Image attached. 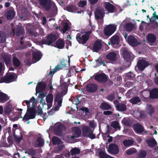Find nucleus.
<instances>
[{
	"instance_id": "nucleus-1",
	"label": "nucleus",
	"mask_w": 158,
	"mask_h": 158,
	"mask_svg": "<svg viewBox=\"0 0 158 158\" xmlns=\"http://www.w3.org/2000/svg\"><path fill=\"white\" fill-rule=\"evenodd\" d=\"M63 95L62 93H60L57 94L54 98L55 106L53 110H51L48 112L47 114L46 113H43L42 110H39L38 112V114L41 115L43 117V119L45 121L46 117H47L48 115H52L53 114L54 111H57L61 106L62 103Z\"/></svg>"
},
{
	"instance_id": "nucleus-2",
	"label": "nucleus",
	"mask_w": 158,
	"mask_h": 158,
	"mask_svg": "<svg viewBox=\"0 0 158 158\" xmlns=\"http://www.w3.org/2000/svg\"><path fill=\"white\" fill-rule=\"evenodd\" d=\"M56 39V35L53 34L50 35L46 40H43V42L45 44L49 45H52L58 48H62L64 46V43L62 40H58L55 44L54 42Z\"/></svg>"
},
{
	"instance_id": "nucleus-3",
	"label": "nucleus",
	"mask_w": 158,
	"mask_h": 158,
	"mask_svg": "<svg viewBox=\"0 0 158 158\" xmlns=\"http://www.w3.org/2000/svg\"><path fill=\"white\" fill-rule=\"evenodd\" d=\"M91 31H88L85 33H78L76 36V39L80 43L84 44L88 40Z\"/></svg>"
},
{
	"instance_id": "nucleus-4",
	"label": "nucleus",
	"mask_w": 158,
	"mask_h": 158,
	"mask_svg": "<svg viewBox=\"0 0 158 158\" xmlns=\"http://www.w3.org/2000/svg\"><path fill=\"white\" fill-rule=\"evenodd\" d=\"M73 135L67 137L66 141L69 143L73 142L74 138H78L81 134V130L78 127H73L72 128Z\"/></svg>"
},
{
	"instance_id": "nucleus-5",
	"label": "nucleus",
	"mask_w": 158,
	"mask_h": 158,
	"mask_svg": "<svg viewBox=\"0 0 158 158\" xmlns=\"http://www.w3.org/2000/svg\"><path fill=\"white\" fill-rule=\"evenodd\" d=\"M93 130L90 127L84 126L82 128V132L84 136L89 137L91 139L95 138V135L93 133Z\"/></svg>"
},
{
	"instance_id": "nucleus-6",
	"label": "nucleus",
	"mask_w": 158,
	"mask_h": 158,
	"mask_svg": "<svg viewBox=\"0 0 158 158\" xmlns=\"http://www.w3.org/2000/svg\"><path fill=\"white\" fill-rule=\"evenodd\" d=\"M35 114L36 110L35 109H27L23 119L25 121H27L30 119L34 118L35 117Z\"/></svg>"
},
{
	"instance_id": "nucleus-7",
	"label": "nucleus",
	"mask_w": 158,
	"mask_h": 158,
	"mask_svg": "<svg viewBox=\"0 0 158 158\" xmlns=\"http://www.w3.org/2000/svg\"><path fill=\"white\" fill-rule=\"evenodd\" d=\"M116 29V27L114 25L110 24L105 28L104 32L106 35L110 36L115 32Z\"/></svg>"
},
{
	"instance_id": "nucleus-8",
	"label": "nucleus",
	"mask_w": 158,
	"mask_h": 158,
	"mask_svg": "<svg viewBox=\"0 0 158 158\" xmlns=\"http://www.w3.org/2000/svg\"><path fill=\"white\" fill-rule=\"evenodd\" d=\"M36 100L33 97H32L30 101H24L22 102V104L24 105V103L26 104L27 107V109H35L34 107L36 103Z\"/></svg>"
},
{
	"instance_id": "nucleus-9",
	"label": "nucleus",
	"mask_w": 158,
	"mask_h": 158,
	"mask_svg": "<svg viewBox=\"0 0 158 158\" xmlns=\"http://www.w3.org/2000/svg\"><path fill=\"white\" fill-rule=\"evenodd\" d=\"M148 65V63L144 59H142L138 61L135 69L137 70L138 69L141 71H142Z\"/></svg>"
},
{
	"instance_id": "nucleus-10",
	"label": "nucleus",
	"mask_w": 158,
	"mask_h": 158,
	"mask_svg": "<svg viewBox=\"0 0 158 158\" xmlns=\"http://www.w3.org/2000/svg\"><path fill=\"white\" fill-rule=\"evenodd\" d=\"M133 27V25L131 23L127 22L126 20H124L120 26V28L123 29L128 31L131 30Z\"/></svg>"
},
{
	"instance_id": "nucleus-11",
	"label": "nucleus",
	"mask_w": 158,
	"mask_h": 158,
	"mask_svg": "<svg viewBox=\"0 0 158 158\" xmlns=\"http://www.w3.org/2000/svg\"><path fill=\"white\" fill-rule=\"evenodd\" d=\"M70 81V79L67 78H64L63 76H61L60 77V82L61 85L63 88V89L65 90L68 87L69 82Z\"/></svg>"
},
{
	"instance_id": "nucleus-12",
	"label": "nucleus",
	"mask_w": 158,
	"mask_h": 158,
	"mask_svg": "<svg viewBox=\"0 0 158 158\" xmlns=\"http://www.w3.org/2000/svg\"><path fill=\"white\" fill-rule=\"evenodd\" d=\"M108 151L111 154H117L119 152L118 147L115 144H111L109 146Z\"/></svg>"
},
{
	"instance_id": "nucleus-13",
	"label": "nucleus",
	"mask_w": 158,
	"mask_h": 158,
	"mask_svg": "<svg viewBox=\"0 0 158 158\" xmlns=\"http://www.w3.org/2000/svg\"><path fill=\"white\" fill-rule=\"evenodd\" d=\"M40 5L44 9L48 10L51 6L50 0H39Z\"/></svg>"
},
{
	"instance_id": "nucleus-14",
	"label": "nucleus",
	"mask_w": 158,
	"mask_h": 158,
	"mask_svg": "<svg viewBox=\"0 0 158 158\" xmlns=\"http://www.w3.org/2000/svg\"><path fill=\"white\" fill-rule=\"evenodd\" d=\"M15 80V76L13 74H11L7 76L2 78V81L0 82L9 83L14 81Z\"/></svg>"
},
{
	"instance_id": "nucleus-15",
	"label": "nucleus",
	"mask_w": 158,
	"mask_h": 158,
	"mask_svg": "<svg viewBox=\"0 0 158 158\" xmlns=\"http://www.w3.org/2000/svg\"><path fill=\"white\" fill-rule=\"evenodd\" d=\"M110 42L113 46H116L118 44L120 39L119 36L117 35H115L110 39Z\"/></svg>"
},
{
	"instance_id": "nucleus-16",
	"label": "nucleus",
	"mask_w": 158,
	"mask_h": 158,
	"mask_svg": "<svg viewBox=\"0 0 158 158\" xmlns=\"http://www.w3.org/2000/svg\"><path fill=\"white\" fill-rule=\"evenodd\" d=\"M80 150L77 148H72L70 151V154L72 158H79L78 155L80 153Z\"/></svg>"
},
{
	"instance_id": "nucleus-17",
	"label": "nucleus",
	"mask_w": 158,
	"mask_h": 158,
	"mask_svg": "<svg viewBox=\"0 0 158 158\" xmlns=\"http://www.w3.org/2000/svg\"><path fill=\"white\" fill-rule=\"evenodd\" d=\"M106 57L108 60L111 61L112 63L115 62L117 59V54L114 52H111L106 55Z\"/></svg>"
},
{
	"instance_id": "nucleus-18",
	"label": "nucleus",
	"mask_w": 158,
	"mask_h": 158,
	"mask_svg": "<svg viewBox=\"0 0 158 158\" xmlns=\"http://www.w3.org/2000/svg\"><path fill=\"white\" fill-rule=\"evenodd\" d=\"M95 79L98 82H105L107 81V77L105 74H98L95 76Z\"/></svg>"
},
{
	"instance_id": "nucleus-19",
	"label": "nucleus",
	"mask_w": 158,
	"mask_h": 158,
	"mask_svg": "<svg viewBox=\"0 0 158 158\" xmlns=\"http://www.w3.org/2000/svg\"><path fill=\"white\" fill-rule=\"evenodd\" d=\"M46 102L47 103L48 109L50 108L52 106L53 99V96L52 94H49L46 98Z\"/></svg>"
},
{
	"instance_id": "nucleus-20",
	"label": "nucleus",
	"mask_w": 158,
	"mask_h": 158,
	"mask_svg": "<svg viewBox=\"0 0 158 158\" xmlns=\"http://www.w3.org/2000/svg\"><path fill=\"white\" fill-rule=\"evenodd\" d=\"M32 61L33 63H35L39 61L41 58L42 56L41 52L39 51L34 52L33 53Z\"/></svg>"
},
{
	"instance_id": "nucleus-21",
	"label": "nucleus",
	"mask_w": 158,
	"mask_h": 158,
	"mask_svg": "<svg viewBox=\"0 0 158 158\" xmlns=\"http://www.w3.org/2000/svg\"><path fill=\"white\" fill-rule=\"evenodd\" d=\"M147 38L148 43L150 45H153L156 40V36L152 34H150L148 35Z\"/></svg>"
},
{
	"instance_id": "nucleus-22",
	"label": "nucleus",
	"mask_w": 158,
	"mask_h": 158,
	"mask_svg": "<svg viewBox=\"0 0 158 158\" xmlns=\"http://www.w3.org/2000/svg\"><path fill=\"white\" fill-rule=\"evenodd\" d=\"M150 97L152 99H158V88H154L150 91Z\"/></svg>"
},
{
	"instance_id": "nucleus-23",
	"label": "nucleus",
	"mask_w": 158,
	"mask_h": 158,
	"mask_svg": "<svg viewBox=\"0 0 158 158\" xmlns=\"http://www.w3.org/2000/svg\"><path fill=\"white\" fill-rule=\"evenodd\" d=\"M128 43L131 45L133 46H136L137 45V40L132 36L130 35L127 39Z\"/></svg>"
},
{
	"instance_id": "nucleus-24",
	"label": "nucleus",
	"mask_w": 158,
	"mask_h": 158,
	"mask_svg": "<svg viewBox=\"0 0 158 158\" xmlns=\"http://www.w3.org/2000/svg\"><path fill=\"white\" fill-rule=\"evenodd\" d=\"M104 7L110 13H113L114 9V6L109 2L104 3Z\"/></svg>"
},
{
	"instance_id": "nucleus-25",
	"label": "nucleus",
	"mask_w": 158,
	"mask_h": 158,
	"mask_svg": "<svg viewBox=\"0 0 158 158\" xmlns=\"http://www.w3.org/2000/svg\"><path fill=\"white\" fill-rule=\"evenodd\" d=\"M104 14V10H97L95 13L96 18L97 19L102 18Z\"/></svg>"
},
{
	"instance_id": "nucleus-26",
	"label": "nucleus",
	"mask_w": 158,
	"mask_h": 158,
	"mask_svg": "<svg viewBox=\"0 0 158 158\" xmlns=\"http://www.w3.org/2000/svg\"><path fill=\"white\" fill-rule=\"evenodd\" d=\"M65 9L68 11L72 12L81 13V11H77V7L74 5H71L66 7Z\"/></svg>"
},
{
	"instance_id": "nucleus-27",
	"label": "nucleus",
	"mask_w": 158,
	"mask_h": 158,
	"mask_svg": "<svg viewBox=\"0 0 158 158\" xmlns=\"http://www.w3.org/2000/svg\"><path fill=\"white\" fill-rule=\"evenodd\" d=\"M97 89V86L94 84H88L86 87V90L87 91L90 92L96 91Z\"/></svg>"
},
{
	"instance_id": "nucleus-28",
	"label": "nucleus",
	"mask_w": 158,
	"mask_h": 158,
	"mask_svg": "<svg viewBox=\"0 0 158 158\" xmlns=\"http://www.w3.org/2000/svg\"><path fill=\"white\" fill-rule=\"evenodd\" d=\"M44 144V141L41 137H38L37 140L33 143V145L36 148L40 147L42 146Z\"/></svg>"
},
{
	"instance_id": "nucleus-29",
	"label": "nucleus",
	"mask_w": 158,
	"mask_h": 158,
	"mask_svg": "<svg viewBox=\"0 0 158 158\" xmlns=\"http://www.w3.org/2000/svg\"><path fill=\"white\" fill-rule=\"evenodd\" d=\"M134 128L135 131L137 133H141L143 131V127L139 124H134Z\"/></svg>"
},
{
	"instance_id": "nucleus-30",
	"label": "nucleus",
	"mask_w": 158,
	"mask_h": 158,
	"mask_svg": "<svg viewBox=\"0 0 158 158\" xmlns=\"http://www.w3.org/2000/svg\"><path fill=\"white\" fill-rule=\"evenodd\" d=\"M15 13L14 10H12L6 12L5 15L7 19H11L14 17Z\"/></svg>"
},
{
	"instance_id": "nucleus-31",
	"label": "nucleus",
	"mask_w": 158,
	"mask_h": 158,
	"mask_svg": "<svg viewBox=\"0 0 158 158\" xmlns=\"http://www.w3.org/2000/svg\"><path fill=\"white\" fill-rule=\"evenodd\" d=\"M122 54L126 61H128L130 60L131 55L130 52H128L127 51L124 50Z\"/></svg>"
},
{
	"instance_id": "nucleus-32",
	"label": "nucleus",
	"mask_w": 158,
	"mask_h": 158,
	"mask_svg": "<svg viewBox=\"0 0 158 158\" xmlns=\"http://www.w3.org/2000/svg\"><path fill=\"white\" fill-rule=\"evenodd\" d=\"M9 99L8 96L5 94L0 92V103H3Z\"/></svg>"
},
{
	"instance_id": "nucleus-33",
	"label": "nucleus",
	"mask_w": 158,
	"mask_h": 158,
	"mask_svg": "<svg viewBox=\"0 0 158 158\" xmlns=\"http://www.w3.org/2000/svg\"><path fill=\"white\" fill-rule=\"evenodd\" d=\"M55 129L56 130L61 131L65 130L64 126L61 124L60 122L56 123L54 125Z\"/></svg>"
},
{
	"instance_id": "nucleus-34",
	"label": "nucleus",
	"mask_w": 158,
	"mask_h": 158,
	"mask_svg": "<svg viewBox=\"0 0 158 158\" xmlns=\"http://www.w3.org/2000/svg\"><path fill=\"white\" fill-rule=\"evenodd\" d=\"M46 87V84L44 82H40L37 85L36 90V92L44 90Z\"/></svg>"
},
{
	"instance_id": "nucleus-35",
	"label": "nucleus",
	"mask_w": 158,
	"mask_h": 158,
	"mask_svg": "<svg viewBox=\"0 0 158 158\" xmlns=\"http://www.w3.org/2000/svg\"><path fill=\"white\" fill-rule=\"evenodd\" d=\"M101 46V44L100 41H96L94 46L93 50L94 52H97L100 49Z\"/></svg>"
},
{
	"instance_id": "nucleus-36",
	"label": "nucleus",
	"mask_w": 158,
	"mask_h": 158,
	"mask_svg": "<svg viewBox=\"0 0 158 158\" xmlns=\"http://www.w3.org/2000/svg\"><path fill=\"white\" fill-rule=\"evenodd\" d=\"M147 142L148 145L151 147H153L157 143L156 142L154 138L149 139L147 141Z\"/></svg>"
},
{
	"instance_id": "nucleus-37",
	"label": "nucleus",
	"mask_w": 158,
	"mask_h": 158,
	"mask_svg": "<svg viewBox=\"0 0 158 158\" xmlns=\"http://www.w3.org/2000/svg\"><path fill=\"white\" fill-rule=\"evenodd\" d=\"M46 96V94L45 93H40L39 96V97L41 99L40 100V103L44 105L46 104V101H45V99H46L45 97Z\"/></svg>"
},
{
	"instance_id": "nucleus-38",
	"label": "nucleus",
	"mask_w": 158,
	"mask_h": 158,
	"mask_svg": "<svg viewBox=\"0 0 158 158\" xmlns=\"http://www.w3.org/2000/svg\"><path fill=\"white\" fill-rule=\"evenodd\" d=\"M111 108V106L106 102H103L101 103L100 106V108L101 109L105 110L110 109Z\"/></svg>"
},
{
	"instance_id": "nucleus-39",
	"label": "nucleus",
	"mask_w": 158,
	"mask_h": 158,
	"mask_svg": "<svg viewBox=\"0 0 158 158\" xmlns=\"http://www.w3.org/2000/svg\"><path fill=\"white\" fill-rule=\"evenodd\" d=\"M134 143V141L131 139L125 140L123 141V143L126 147H129L132 145Z\"/></svg>"
},
{
	"instance_id": "nucleus-40",
	"label": "nucleus",
	"mask_w": 158,
	"mask_h": 158,
	"mask_svg": "<svg viewBox=\"0 0 158 158\" xmlns=\"http://www.w3.org/2000/svg\"><path fill=\"white\" fill-rule=\"evenodd\" d=\"M130 100L131 103L133 104H138L141 102L140 98L137 97H134L131 99Z\"/></svg>"
},
{
	"instance_id": "nucleus-41",
	"label": "nucleus",
	"mask_w": 158,
	"mask_h": 158,
	"mask_svg": "<svg viewBox=\"0 0 158 158\" xmlns=\"http://www.w3.org/2000/svg\"><path fill=\"white\" fill-rule=\"evenodd\" d=\"M117 109L120 111H124L126 109L125 105L123 104H119L116 107Z\"/></svg>"
},
{
	"instance_id": "nucleus-42",
	"label": "nucleus",
	"mask_w": 158,
	"mask_h": 158,
	"mask_svg": "<svg viewBox=\"0 0 158 158\" xmlns=\"http://www.w3.org/2000/svg\"><path fill=\"white\" fill-rule=\"evenodd\" d=\"M52 141L54 145H59L61 143V140L56 137H54L52 139Z\"/></svg>"
},
{
	"instance_id": "nucleus-43",
	"label": "nucleus",
	"mask_w": 158,
	"mask_h": 158,
	"mask_svg": "<svg viewBox=\"0 0 158 158\" xmlns=\"http://www.w3.org/2000/svg\"><path fill=\"white\" fill-rule=\"evenodd\" d=\"M26 153H27L29 155L33 156H35L36 154L35 150L32 149H28L25 151Z\"/></svg>"
},
{
	"instance_id": "nucleus-44",
	"label": "nucleus",
	"mask_w": 158,
	"mask_h": 158,
	"mask_svg": "<svg viewBox=\"0 0 158 158\" xmlns=\"http://www.w3.org/2000/svg\"><path fill=\"white\" fill-rule=\"evenodd\" d=\"M111 126L115 129H118L119 130H120V127L118 122L117 121H113L111 123Z\"/></svg>"
},
{
	"instance_id": "nucleus-45",
	"label": "nucleus",
	"mask_w": 158,
	"mask_h": 158,
	"mask_svg": "<svg viewBox=\"0 0 158 158\" xmlns=\"http://www.w3.org/2000/svg\"><path fill=\"white\" fill-rule=\"evenodd\" d=\"M147 111L150 115L151 116L152 114L154 112V108L151 105L148 106Z\"/></svg>"
},
{
	"instance_id": "nucleus-46",
	"label": "nucleus",
	"mask_w": 158,
	"mask_h": 158,
	"mask_svg": "<svg viewBox=\"0 0 158 158\" xmlns=\"http://www.w3.org/2000/svg\"><path fill=\"white\" fill-rule=\"evenodd\" d=\"M99 158H108L109 156L103 151H101L99 152Z\"/></svg>"
},
{
	"instance_id": "nucleus-47",
	"label": "nucleus",
	"mask_w": 158,
	"mask_h": 158,
	"mask_svg": "<svg viewBox=\"0 0 158 158\" xmlns=\"http://www.w3.org/2000/svg\"><path fill=\"white\" fill-rule=\"evenodd\" d=\"M136 151V150L134 148H131L127 150L125 152L128 155L132 154L135 153Z\"/></svg>"
},
{
	"instance_id": "nucleus-48",
	"label": "nucleus",
	"mask_w": 158,
	"mask_h": 158,
	"mask_svg": "<svg viewBox=\"0 0 158 158\" xmlns=\"http://www.w3.org/2000/svg\"><path fill=\"white\" fill-rule=\"evenodd\" d=\"M13 62L15 66L16 67L19 66L20 64L19 60L16 58H13Z\"/></svg>"
},
{
	"instance_id": "nucleus-49",
	"label": "nucleus",
	"mask_w": 158,
	"mask_h": 158,
	"mask_svg": "<svg viewBox=\"0 0 158 158\" xmlns=\"http://www.w3.org/2000/svg\"><path fill=\"white\" fill-rule=\"evenodd\" d=\"M146 153L145 151H141L139 153L138 156L139 158H144L146 156Z\"/></svg>"
},
{
	"instance_id": "nucleus-50",
	"label": "nucleus",
	"mask_w": 158,
	"mask_h": 158,
	"mask_svg": "<svg viewBox=\"0 0 158 158\" xmlns=\"http://www.w3.org/2000/svg\"><path fill=\"white\" fill-rule=\"evenodd\" d=\"M59 144L60 145H58L57 148H55V150L57 151H60L62 149H63L64 147V145L62 143Z\"/></svg>"
},
{
	"instance_id": "nucleus-51",
	"label": "nucleus",
	"mask_w": 158,
	"mask_h": 158,
	"mask_svg": "<svg viewBox=\"0 0 158 158\" xmlns=\"http://www.w3.org/2000/svg\"><path fill=\"white\" fill-rule=\"evenodd\" d=\"M86 5V2L85 1H80L78 3V6L79 7H83Z\"/></svg>"
},
{
	"instance_id": "nucleus-52",
	"label": "nucleus",
	"mask_w": 158,
	"mask_h": 158,
	"mask_svg": "<svg viewBox=\"0 0 158 158\" xmlns=\"http://www.w3.org/2000/svg\"><path fill=\"white\" fill-rule=\"evenodd\" d=\"M89 125L90 127V128H92L94 131V128L96 126V124L94 121H91L90 122Z\"/></svg>"
},
{
	"instance_id": "nucleus-53",
	"label": "nucleus",
	"mask_w": 158,
	"mask_h": 158,
	"mask_svg": "<svg viewBox=\"0 0 158 158\" xmlns=\"http://www.w3.org/2000/svg\"><path fill=\"white\" fill-rule=\"evenodd\" d=\"M4 60L6 64L7 65L10 62V56H8L5 57Z\"/></svg>"
},
{
	"instance_id": "nucleus-54",
	"label": "nucleus",
	"mask_w": 158,
	"mask_h": 158,
	"mask_svg": "<svg viewBox=\"0 0 158 158\" xmlns=\"http://www.w3.org/2000/svg\"><path fill=\"white\" fill-rule=\"evenodd\" d=\"M68 25L67 23H64L63 25V28L62 29L63 33H65L68 29Z\"/></svg>"
},
{
	"instance_id": "nucleus-55",
	"label": "nucleus",
	"mask_w": 158,
	"mask_h": 158,
	"mask_svg": "<svg viewBox=\"0 0 158 158\" xmlns=\"http://www.w3.org/2000/svg\"><path fill=\"white\" fill-rule=\"evenodd\" d=\"M22 139V136L21 135L20 136H15V140L18 143H19Z\"/></svg>"
},
{
	"instance_id": "nucleus-56",
	"label": "nucleus",
	"mask_w": 158,
	"mask_h": 158,
	"mask_svg": "<svg viewBox=\"0 0 158 158\" xmlns=\"http://www.w3.org/2000/svg\"><path fill=\"white\" fill-rule=\"evenodd\" d=\"M11 111V107L10 106L7 107L5 109V112L6 114H8Z\"/></svg>"
},
{
	"instance_id": "nucleus-57",
	"label": "nucleus",
	"mask_w": 158,
	"mask_h": 158,
	"mask_svg": "<svg viewBox=\"0 0 158 158\" xmlns=\"http://www.w3.org/2000/svg\"><path fill=\"white\" fill-rule=\"evenodd\" d=\"M61 67H60V65H58L56 66L55 68L53 70L52 72L51 71L50 73H54L55 72H56V71L60 69H61Z\"/></svg>"
},
{
	"instance_id": "nucleus-58",
	"label": "nucleus",
	"mask_w": 158,
	"mask_h": 158,
	"mask_svg": "<svg viewBox=\"0 0 158 158\" xmlns=\"http://www.w3.org/2000/svg\"><path fill=\"white\" fill-rule=\"evenodd\" d=\"M157 15H156V13L155 12L152 15V17L150 19V21L155 22L156 21L155 17H156Z\"/></svg>"
},
{
	"instance_id": "nucleus-59",
	"label": "nucleus",
	"mask_w": 158,
	"mask_h": 158,
	"mask_svg": "<svg viewBox=\"0 0 158 158\" xmlns=\"http://www.w3.org/2000/svg\"><path fill=\"white\" fill-rule=\"evenodd\" d=\"M114 94H112L109 95L107 97V98L109 100L112 101L114 100Z\"/></svg>"
},
{
	"instance_id": "nucleus-60",
	"label": "nucleus",
	"mask_w": 158,
	"mask_h": 158,
	"mask_svg": "<svg viewBox=\"0 0 158 158\" xmlns=\"http://www.w3.org/2000/svg\"><path fill=\"white\" fill-rule=\"evenodd\" d=\"M24 33V31L23 30H20L18 31L16 35L17 36H19L21 35H22Z\"/></svg>"
},
{
	"instance_id": "nucleus-61",
	"label": "nucleus",
	"mask_w": 158,
	"mask_h": 158,
	"mask_svg": "<svg viewBox=\"0 0 158 158\" xmlns=\"http://www.w3.org/2000/svg\"><path fill=\"white\" fill-rule=\"evenodd\" d=\"M134 115L135 118H138V117L140 115V114L139 112L136 111L135 112Z\"/></svg>"
},
{
	"instance_id": "nucleus-62",
	"label": "nucleus",
	"mask_w": 158,
	"mask_h": 158,
	"mask_svg": "<svg viewBox=\"0 0 158 158\" xmlns=\"http://www.w3.org/2000/svg\"><path fill=\"white\" fill-rule=\"evenodd\" d=\"M132 75L133 74L131 72H129L125 74L126 78L127 79L129 78L132 77Z\"/></svg>"
},
{
	"instance_id": "nucleus-63",
	"label": "nucleus",
	"mask_w": 158,
	"mask_h": 158,
	"mask_svg": "<svg viewBox=\"0 0 158 158\" xmlns=\"http://www.w3.org/2000/svg\"><path fill=\"white\" fill-rule=\"evenodd\" d=\"M81 110L82 111L85 112L86 113L89 112V110L88 108L85 107H83L81 109Z\"/></svg>"
},
{
	"instance_id": "nucleus-64",
	"label": "nucleus",
	"mask_w": 158,
	"mask_h": 158,
	"mask_svg": "<svg viewBox=\"0 0 158 158\" xmlns=\"http://www.w3.org/2000/svg\"><path fill=\"white\" fill-rule=\"evenodd\" d=\"M103 113L106 115H109L111 114L112 113V112L110 111H104Z\"/></svg>"
}]
</instances>
